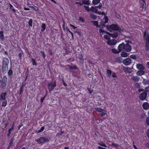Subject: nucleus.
Returning <instances> with one entry per match:
<instances>
[{"label": "nucleus", "instance_id": "obj_1", "mask_svg": "<svg viewBox=\"0 0 149 149\" xmlns=\"http://www.w3.org/2000/svg\"><path fill=\"white\" fill-rule=\"evenodd\" d=\"M107 29L110 32L117 31L119 32L123 31V30L116 24H112L111 25H107L106 26Z\"/></svg>", "mask_w": 149, "mask_h": 149}, {"label": "nucleus", "instance_id": "obj_2", "mask_svg": "<svg viewBox=\"0 0 149 149\" xmlns=\"http://www.w3.org/2000/svg\"><path fill=\"white\" fill-rule=\"evenodd\" d=\"M35 141L39 144H43L49 141L48 138L47 137H41L35 139Z\"/></svg>", "mask_w": 149, "mask_h": 149}, {"label": "nucleus", "instance_id": "obj_3", "mask_svg": "<svg viewBox=\"0 0 149 149\" xmlns=\"http://www.w3.org/2000/svg\"><path fill=\"white\" fill-rule=\"evenodd\" d=\"M56 81L55 80L53 82L49 83L47 84V88L49 93L52 91L56 86Z\"/></svg>", "mask_w": 149, "mask_h": 149}, {"label": "nucleus", "instance_id": "obj_4", "mask_svg": "<svg viewBox=\"0 0 149 149\" xmlns=\"http://www.w3.org/2000/svg\"><path fill=\"white\" fill-rule=\"evenodd\" d=\"M94 109L100 113L99 115L101 117L104 116L107 114V113H105L106 111L103 109L101 108L97 107H95Z\"/></svg>", "mask_w": 149, "mask_h": 149}, {"label": "nucleus", "instance_id": "obj_5", "mask_svg": "<svg viewBox=\"0 0 149 149\" xmlns=\"http://www.w3.org/2000/svg\"><path fill=\"white\" fill-rule=\"evenodd\" d=\"M7 77L6 76H4L1 81V88L3 89H5L6 88L7 86Z\"/></svg>", "mask_w": 149, "mask_h": 149}, {"label": "nucleus", "instance_id": "obj_6", "mask_svg": "<svg viewBox=\"0 0 149 149\" xmlns=\"http://www.w3.org/2000/svg\"><path fill=\"white\" fill-rule=\"evenodd\" d=\"M132 49L131 46L128 43H127L125 44L124 47V51L126 52H129L131 51Z\"/></svg>", "mask_w": 149, "mask_h": 149}, {"label": "nucleus", "instance_id": "obj_7", "mask_svg": "<svg viewBox=\"0 0 149 149\" xmlns=\"http://www.w3.org/2000/svg\"><path fill=\"white\" fill-rule=\"evenodd\" d=\"M131 62L132 60L130 58H127L123 60V63L125 65H128L131 63Z\"/></svg>", "mask_w": 149, "mask_h": 149}, {"label": "nucleus", "instance_id": "obj_8", "mask_svg": "<svg viewBox=\"0 0 149 149\" xmlns=\"http://www.w3.org/2000/svg\"><path fill=\"white\" fill-rule=\"evenodd\" d=\"M147 95V94L146 92H142L140 94L139 96V98L141 100H144L146 98Z\"/></svg>", "mask_w": 149, "mask_h": 149}, {"label": "nucleus", "instance_id": "obj_9", "mask_svg": "<svg viewBox=\"0 0 149 149\" xmlns=\"http://www.w3.org/2000/svg\"><path fill=\"white\" fill-rule=\"evenodd\" d=\"M117 43V40L114 39H113L111 40H109L107 42V44L110 45H114Z\"/></svg>", "mask_w": 149, "mask_h": 149}, {"label": "nucleus", "instance_id": "obj_10", "mask_svg": "<svg viewBox=\"0 0 149 149\" xmlns=\"http://www.w3.org/2000/svg\"><path fill=\"white\" fill-rule=\"evenodd\" d=\"M143 38L146 40V42H149V33L147 34L146 32L145 31L143 33Z\"/></svg>", "mask_w": 149, "mask_h": 149}, {"label": "nucleus", "instance_id": "obj_11", "mask_svg": "<svg viewBox=\"0 0 149 149\" xmlns=\"http://www.w3.org/2000/svg\"><path fill=\"white\" fill-rule=\"evenodd\" d=\"M7 95V93L6 92L1 93L0 95V100H5Z\"/></svg>", "mask_w": 149, "mask_h": 149}, {"label": "nucleus", "instance_id": "obj_12", "mask_svg": "<svg viewBox=\"0 0 149 149\" xmlns=\"http://www.w3.org/2000/svg\"><path fill=\"white\" fill-rule=\"evenodd\" d=\"M125 44L123 42L119 44L118 47V50L120 52L123 50H124Z\"/></svg>", "mask_w": 149, "mask_h": 149}, {"label": "nucleus", "instance_id": "obj_13", "mask_svg": "<svg viewBox=\"0 0 149 149\" xmlns=\"http://www.w3.org/2000/svg\"><path fill=\"white\" fill-rule=\"evenodd\" d=\"M107 33L110 35V36L112 38H117L118 36V33L116 31L112 33Z\"/></svg>", "mask_w": 149, "mask_h": 149}, {"label": "nucleus", "instance_id": "obj_14", "mask_svg": "<svg viewBox=\"0 0 149 149\" xmlns=\"http://www.w3.org/2000/svg\"><path fill=\"white\" fill-rule=\"evenodd\" d=\"M8 69V65H3L2 67V71L3 73H6Z\"/></svg>", "mask_w": 149, "mask_h": 149}, {"label": "nucleus", "instance_id": "obj_15", "mask_svg": "<svg viewBox=\"0 0 149 149\" xmlns=\"http://www.w3.org/2000/svg\"><path fill=\"white\" fill-rule=\"evenodd\" d=\"M9 61L8 58H4L3 59V65H8L9 63Z\"/></svg>", "mask_w": 149, "mask_h": 149}, {"label": "nucleus", "instance_id": "obj_16", "mask_svg": "<svg viewBox=\"0 0 149 149\" xmlns=\"http://www.w3.org/2000/svg\"><path fill=\"white\" fill-rule=\"evenodd\" d=\"M148 104L147 102H144L142 105L143 109L145 110H147L149 109Z\"/></svg>", "mask_w": 149, "mask_h": 149}, {"label": "nucleus", "instance_id": "obj_17", "mask_svg": "<svg viewBox=\"0 0 149 149\" xmlns=\"http://www.w3.org/2000/svg\"><path fill=\"white\" fill-rule=\"evenodd\" d=\"M136 67L137 69L141 70H143L144 69V68L142 64H137Z\"/></svg>", "mask_w": 149, "mask_h": 149}, {"label": "nucleus", "instance_id": "obj_18", "mask_svg": "<svg viewBox=\"0 0 149 149\" xmlns=\"http://www.w3.org/2000/svg\"><path fill=\"white\" fill-rule=\"evenodd\" d=\"M106 23H104L103 21H102L100 22L99 27H101L102 29L104 28L105 26L106 25L105 24Z\"/></svg>", "mask_w": 149, "mask_h": 149}, {"label": "nucleus", "instance_id": "obj_19", "mask_svg": "<svg viewBox=\"0 0 149 149\" xmlns=\"http://www.w3.org/2000/svg\"><path fill=\"white\" fill-rule=\"evenodd\" d=\"M145 49L147 51H149V42H146Z\"/></svg>", "mask_w": 149, "mask_h": 149}, {"label": "nucleus", "instance_id": "obj_20", "mask_svg": "<svg viewBox=\"0 0 149 149\" xmlns=\"http://www.w3.org/2000/svg\"><path fill=\"white\" fill-rule=\"evenodd\" d=\"M67 66H68V67H69V68L70 70H78V68L75 65H74L73 66H72L69 65H67Z\"/></svg>", "mask_w": 149, "mask_h": 149}, {"label": "nucleus", "instance_id": "obj_21", "mask_svg": "<svg viewBox=\"0 0 149 149\" xmlns=\"http://www.w3.org/2000/svg\"><path fill=\"white\" fill-rule=\"evenodd\" d=\"M18 52L19 53L18 55V56L19 59L21 60L22 59V53H23V51L21 49V48H20V49L19 50Z\"/></svg>", "mask_w": 149, "mask_h": 149}, {"label": "nucleus", "instance_id": "obj_22", "mask_svg": "<svg viewBox=\"0 0 149 149\" xmlns=\"http://www.w3.org/2000/svg\"><path fill=\"white\" fill-rule=\"evenodd\" d=\"M41 30L42 31H44L46 29V25L45 23H42V25L41 26Z\"/></svg>", "mask_w": 149, "mask_h": 149}, {"label": "nucleus", "instance_id": "obj_23", "mask_svg": "<svg viewBox=\"0 0 149 149\" xmlns=\"http://www.w3.org/2000/svg\"><path fill=\"white\" fill-rule=\"evenodd\" d=\"M0 38L3 40L4 38V35L3 34V31H0Z\"/></svg>", "mask_w": 149, "mask_h": 149}, {"label": "nucleus", "instance_id": "obj_24", "mask_svg": "<svg viewBox=\"0 0 149 149\" xmlns=\"http://www.w3.org/2000/svg\"><path fill=\"white\" fill-rule=\"evenodd\" d=\"M24 86V85H23V84L21 86L20 88V93H19V95H22V92L23 91V88Z\"/></svg>", "mask_w": 149, "mask_h": 149}, {"label": "nucleus", "instance_id": "obj_25", "mask_svg": "<svg viewBox=\"0 0 149 149\" xmlns=\"http://www.w3.org/2000/svg\"><path fill=\"white\" fill-rule=\"evenodd\" d=\"M82 4L83 3L86 5L89 4L90 3V1L88 0H82Z\"/></svg>", "mask_w": 149, "mask_h": 149}, {"label": "nucleus", "instance_id": "obj_26", "mask_svg": "<svg viewBox=\"0 0 149 149\" xmlns=\"http://www.w3.org/2000/svg\"><path fill=\"white\" fill-rule=\"evenodd\" d=\"M112 52L115 54H118L120 52L119 50H117L115 48H113L111 49Z\"/></svg>", "mask_w": 149, "mask_h": 149}, {"label": "nucleus", "instance_id": "obj_27", "mask_svg": "<svg viewBox=\"0 0 149 149\" xmlns=\"http://www.w3.org/2000/svg\"><path fill=\"white\" fill-rule=\"evenodd\" d=\"M120 55L122 57H125L128 56V54L126 52H123L121 53Z\"/></svg>", "mask_w": 149, "mask_h": 149}, {"label": "nucleus", "instance_id": "obj_28", "mask_svg": "<svg viewBox=\"0 0 149 149\" xmlns=\"http://www.w3.org/2000/svg\"><path fill=\"white\" fill-rule=\"evenodd\" d=\"M143 84L145 85L149 84V80L146 79H143Z\"/></svg>", "mask_w": 149, "mask_h": 149}, {"label": "nucleus", "instance_id": "obj_29", "mask_svg": "<svg viewBox=\"0 0 149 149\" xmlns=\"http://www.w3.org/2000/svg\"><path fill=\"white\" fill-rule=\"evenodd\" d=\"M137 74L139 76H141L144 74V72L143 70L138 71L137 72Z\"/></svg>", "mask_w": 149, "mask_h": 149}, {"label": "nucleus", "instance_id": "obj_30", "mask_svg": "<svg viewBox=\"0 0 149 149\" xmlns=\"http://www.w3.org/2000/svg\"><path fill=\"white\" fill-rule=\"evenodd\" d=\"M100 0H93L92 3L95 5H96L100 3Z\"/></svg>", "mask_w": 149, "mask_h": 149}, {"label": "nucleus", "instance_id": "obj_31", "mask_svg": "<svg viewBox=\"0 0 149 149\" xmlns=\"http://www.w3.org/2000/svg\"><path fill=\"white\" fill-rule=\"evenodd\" d=\"M90 17L91 18H92L94 20L96 19L97 18V16L95 15H94L93 14H90Z\"/></svg>", "mask_w": 149, "mask_h": 149}, {"label": "nucleus", "instance_id": "obj_32", "mask_svg": "<svg viewBox=\"0 0 149 149\" xmlns=\"http://www.w3.org/2000/svg\"><path fill=\"white\" fill-rule=\"evenodd\" d=\"M32 22L33 20L31 18H30L28 22V24L29 26L30 27H31L32 26Z\"/></svg>", "mask_w": 149, "mask_h": 149}, {"label": "nucleus", "instance_id": "obj_33", "mask_svg": "<svg viewBox=\"0 0 149 149\" xmlns=\"http://www.w3.org/2000/svg\"><path fill=\"white\" fill-rule=\"evenodd\" d=\"M91 22L93 23V24L95 26L97 27H99V25H98V22L97 21H91Z\"/></svg>", "mask_w": 149, "mask_h": 149}, {"label": "nucleus", "instance_id": "obj_34", "mask_svg": "<svg viewBox=\"0 0 149 149\" xmlns=\"http://www.w3.org/2000/svg\"><path fill=\"white\" fill-rule=\"evenodd\" d=\"M132 79L134 81H139V79L136 76H133L132 77Z\"/></svg>", "mask_w": 149, "mask_h": 149}, {"label": "nucleus", "instance_id": "obj_35", "mask_svg": "<svg viewBox=\"0 0 149 149\" xmlns=\"http://www.w3.org/2000/svg\"><path fill=\"white\" fill-rule=\"evenodd\" d=\"M107 74L108 76V77L110 76L111 75V74H112V72H111V70H108V69H107Z\"/></svg>", "mask_w": 149, "mask_h": 149}, {"label": "nucleus", "instance_id": "obj_36", "mask_svg": "<svg viewBox=\"0 0 149 149\" xmlns=\"http://www.w3.org/2000/svg\"><path fill=\"white\" fill-rule=\"evenodd\" d=\"M102 21H103L105 23H107L108 21V18L107 16H105L104 17Z\"/></svg>", "mask_w": 149, "mask_h": 149}, {"label": "nucleus", "instance_id": "obj_37", "mask_svg": "<svg viewBox=\"0 0 149 149\" xmlns=\"http://www.w3.org/2000/svg\"><path fill=\"white\" fill-rule=\"evenodd\" d=\"M45 127L44 126H42L41 127L40 129L38 131V133H39L41 132H42L45 129Z\"/></svg>", "mask_w": 149, "mask_h": 149}, {"label": "nucleus", "instance_id": "obj_38", "mask_svg": "<svg viewBox=\"0 0 149 149\" xmlns=\"http://www.w3.org/2000/svg\"><path fill=\"white\" fill-rule=\"evenodd\" d=\"M99 32L100 33L101 35H102L104 33H107V32H106L104 30L102 29V28H100L99 30Z\"/></svg>", "mask_w": 149, "mask_h": 149}, {"label": "nucleus", "instance_id": "obj_39", "mask_svg": "<svg viewBox=\"0 0 149 149\" xmlns=\"http://www.w3.org/2000/svg\"><path fill=\"white\" fill-rule=\"evenodd\" d=\"M32 62V64L33 65H36V66L37 65V63L36 62L35 60L33 58H32L31 59Z\"/></svg>", "mask_w": 149, "mask_h": 149}, {"label": "nucleus", "instance_id": "obj_40", "mask_svg": "<svg viewBox=\"0 0 149 149\" xmlns=\"http://www.w3.org/2000/svg\"><path fill=\"white\" fill-rule=\"evenodd\" d=\"M3 100V102L2 103V106L5 107H6L7 105V101L6 100V99L5 100Z\"/></svg>", "mask_w": 149, "mask_h": 149}, {"label": "nucleus", "instance_id": "obj_41", "mask_svg": "<svg viewBox=\"0 0 149 149\" xmlns=\"http://www.w3.org/2000/svg\"><path fill=\"white\" fill-rule=\"evenodd\" d=\"M64 133V132L63 131H61L60 132H58L56 134V136H61Z\"/></svg>", "mask_w": 149, "mask_h": 149}, {"label": "nucleus", "instance_id": "obj_42", "mask_svg": "<svg viewBox=\"0 0 149 149\" xmlns=\"http://www.w3.org/2000/svg\"><path fill=\"white\" fill-rule=\"evenodd\" d=\"M98 144L99 145H100L101 146H103L104 147H107V146L105 144H104L103 142H102V143H98Z\"/></svg>", "mask_w": 149, "mask_h": 149}, {"label": "nucleus", "instance_id": "obj_43", "mask_svg": "<svg viewBox=\"0 0 149 149\" xmlns=\"http://www.w3.org/2000/svg\"><path fill=\"white\" fill-rule=\"evenodd\" d=\"M146 123L148 125H149V116L147 117L146 120Z\"/></svg>", "mask_w": 149, "mask_h": 149}, {"label": "nucleus", "instance_id": "obj_44", "mask_svg": "<svg viewBox=\"0 0 149 149\" xmlns=\"http://www.w3.org/2000/svg\"><path fill=\"white\" fill-rule=\"evenodd\" d=\"M8 75L9 76L12 75L13 74V71L12 70L10 69L8 72Z\"/></svg>", "mask_w": 149, "mask_h": 149}, {"label": "nucleus", "instance_id": "obj_45", "mask_svg": "<svg viewBox=\"0 0 149 149\" xmlns=\"http://www.w3.org/2000/svg\"><path fill=\"white\" fill-rule=\"evenodd\" d=\"M111 146H113L116 148H117L119 146V145L116 143H112Z\"/></svg>", "mask_w": 149, "mask_h": 149}, {"label": "nucleus", "instance_id": "obj_46", "mask_svg": "<svg viewBox=\"0 0 149 149\" xmlns=\"http://www.w3.org/2000/svg\"><path fill=\"white\" fill-rule=\"evenodd\" d=\"M47 96V94H46L43 97H41L40 99V102L41 103H42L43 102V101L45 100V97Z\"/></svg>", "mask_w": 149, "mask_h": 149}, {"label": "nucleus", "instance_id": "obj_47", "mask_svg": "<svg viewBox=\"0 0 149 149\" xmlns=\"http://www.w3.org/2000/svg\"><path fill=\"white\" fill-rule=\"evenodd\" d=\"M104 38L107 40H109L110 38V36L108 35H104Z\"/></svg>", "mask_w": 149, "mask_h": 149}, {"label": "nucleus", "instance_id": "obj_48", "mask_svg": "<svg viewBox=\"0 0 149 149\" xmlns=\"http://www.w3.org/2000/svg\"><path fill=\"white\" fill-rule=\"evenodd\" d=\"M79 20L82 23H84L85 22L84 20L81 17H79Z\"/></svg>", "mask_w": 149, "mask_h": 149}, {"label": "nucleus", "instance_id": "obj_49", "mask_svg": "<svg viewBox=\"0 0 149 149\" xmlns=\"http://www.w3.org/2000/svg\"><path fill=\"white\" fill-rule=\"evenodd\" d=\"M135 86L138 88H140V84L138 83H136L135 84Z\"/></svg>", "mask_w": 149, "mask_h": 149}, {"label": "nucleus", "instance_id": "obj_50", "mask_svg": "<svg viewBox=\"0 0 149 149\" xmlns=\"http://www.w3.org/2000/svg\"><path fill=\"white\" fill-rule=\"evenodd\" d=\"M143 2V8H145V7L146 5V2H145V1L144 0H142Z\"/></svg>", "mask_w": 149, "mask_h": 149}, {"label": "nucleus", "instance_id": "obj_51", "mask_svg": "<svg viewBox=\"0 0 149 149\" xmlns=\"http://www.w3.org/2000/svg\"><path fill=\"white\" fill-rule=\"evenodd\" d=\"M78 58L79 60H82L83 59V56L82 54H80V55L79 57H78Z\"/></svg>", "mask_w": 149, "mask_h": 149}, {"label": "nucleus", "instance_id": "obj_52", "mask_svg": "<svg viewBox=\"0 0 149 149\" xmlns=\"http://www.w3.org/2000/svg\"><path fill=\"white\" fill-rule=\"evenodd\" d=\"M76 4H78L79 6H81L82 5V2H76Z\"/></svg>", "mask_w": 149, "mask_h": 149}, {"label": "nucleus", "instance_id": "obj_53", "mask_svg": "<svg viewBox=\"0 0 149 149\" xmlns=\"http://www.w3.org/2000/svg\"><path fill=\"white\" fill-rule=\"evenodd\" d=\"M112 77L113 78H116L117 77L116 74L115 73L113 72L112 74Z\"/></svg>", "mask_w": 149, "mask_h": 149}, {"label": "nucleus", "instance_id": "obj_54", "mask_svg": "<svg viewBox=\"0 0 149 149\" xmlns=\"http://www.w3.org/2000/svg\"><path fill=\"white\" fill-rule=\"evenodd\" d=\"M126 68L127 71H128L129 73H130V72L132 71V69L129 67H127Z\"/></svg>", "mask_w": 149, "mask_h": 149}, {"label": "nucleus", "instance_id": "obj_55", "mask_svg": "<svg viewBox=\"0 0 149 149\" xmlns=\"http://www.w3.org/2000/svg\"><path fill=\"white\" fill-rule=\"evenodd\" d=\"M98 13L99 14H102L105 15H106L105 13L104 12H98Z\"/></svg>", "mask_w": 149, "mask_h": 149}, {"label": "nucleus", "instance_id": "obj_56", "mask_svg": "<svg viewBox=\"0 0 149 149\" xmlns=\"http://www.w3.org/2000/svg\"><path fill=\"white\" fill-rule=\"evenodd\" d=\"M145 91L147 92H149V86L146 87L145 88Z\"/></svg>", "mask_w": 149, "mask_h": 149}, {"label": "nucleus", "instance_id": "obj_57", "mask_svg": "<svg viewBox=\"0 0 149 149\" xmlns=\"http://www.w3.org/2000/svg\"><path fill=\"white\" fill-rule=\"evenodd\" d=\"M87 11H90V10H91L93 12H95V13H96L98 10H86Z\"/></svg>", "mask_w": 149, "mask_h": 149}, {"label": "nucleus", "instance_id": "obj_58", "mask_svg": "<svg viewBox=\"0 0 149 149\" xmlns=\"http://www.w3.org/2000/svg\"><path fill=\"white\" fill-rule=\"evenodd\" d=\"M13 12V13H15L16 15H17V13H19V12H17V10H12Z\"/></svg>", "mask_w": 149, "mask_h": 149}, {"label": "nucleus", "instance_id": "obj_59", "mask_svg": "<svg viewBox=\"0 0 149 149\" xmlns=\"http://www.w3.org/2000/svg\"><path fill=\"white\" fill-rule=\"evenodd\" d=\"M15 127V123L14 122L13 123L12 125V126L10 128L11 129H12L13 130L14 128Z\"/></svg>", "mask_w": 149, "mask_h": 149}, {"label": "nucleus", "instance_id": "obj_60", "mask_svg": "<svg viewBox=\"0 0 149 149\" xmlns=\"http://www.w3.org/2000/svg\"><path fill=\"white\" fill-rule=\"evenodd\" d=\"M70 26L71 27H72L74 29H75L77 28L76 27H75V26H74V25L72 24H70Z\"/></svg>", "mask_w": 149, "mask_h": 149}, {"label": "nucleus", "instance_id": "obj_61", "mask_svg": "<svg viewBox=\"0 0 149 149\" xmlns=\"http://www.w3.org/2000/svg\"><path fill=\"white\" fill-rule=\"evenodd\" d=\"M23 125V124L22 123H21L18 126V130H19L20 128Z\"/></svg>", "mask_w": 149, "mask_h": 149}, {"label": "nucleus", "instance_id": "obj_62", "mask_svg": "<svg viewBox=\"0 0 149 149\" xmlns=\"http://www.w3.org/2000/svg\"><path fill=\"white\" fill-rule=\"evenodd\" d=\"M98 149H107V148H104L100 146L98 147Z\"/></svg>", "mask_w": 149, "mask_h": 149}, {"label": "nucleus", "instance_id": "obj_63", "mask_svg": "<svg viewBox=\"0 0 149 149\" xmlns=\"http://www.w3.org/2000/svg\"><path fill=\"white\" fill-rule=\"evenodd\" d=\"M88 91L89 92L90 94H91L93 92V90L91 91V89L89 88H88Z\"/></svg>", "mask_w": 149, "mask_h": 149}, {"label": "nucleus", "instance_id": "obj_64", "mask_svg": "<svg viewBox=\"0 0 149 149\" xmlns=\"http://www.w3.org/2000/svg\"><path fill=\"white\" fill-rule=\"evenodd\" d=\"M147 136L149 138V129L147 131Z\"/></svg>", "mask_w": 149, "mask_h": 149}]
</instances>
